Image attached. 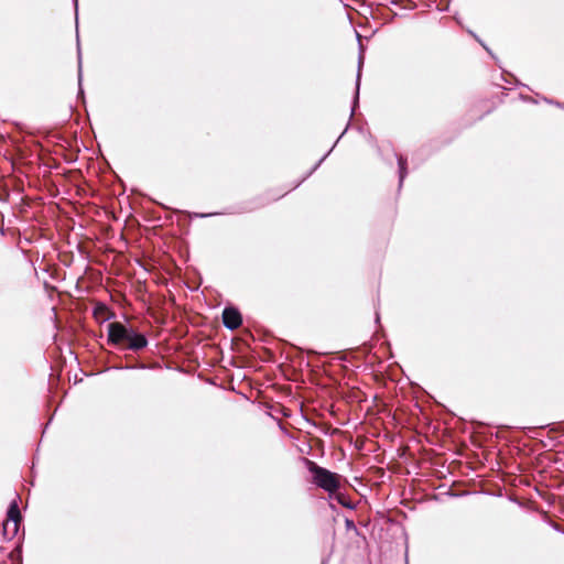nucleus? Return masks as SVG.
Listing matches in <instances>:
<instances>
[{"instance_id": "7ed1b4c3", "label": "nucleus", "mask_w": 564, "mask_h": 564, "mask_svg": "<svg viewBox=\"0 0 564 564\" xmlns=\"http://www.w3.org/2000/svg\"><path fill=\"white\" fill-rule=\"evenodd\" d=\"M21 512L15 500H12L7 511V521L3 523V536L12 540L19 531V522L21 521Z\"/></svg>"}, {"instance_id": "39448f33", "label": "nucleus", "mask_w": 564, "mask_h": 564, "mask_svg": "<svg viewBox=\"0 0 564 564\" xmlns=\"http://www.w3.org/2000/svg\"><path fill=\"white\" fill-rule=\"evenodd\" d=\"M223 324L226 328L235 330L242 324V316L238 308L226 306L223 311Z\"/></svg>"}, {"instance_id": "f8f14e48", "label": "nucleus", "mask_w": 564, "mask_h": 564, "mask_svg": "<svg viewBox=\"0 0 564 564\" xmlns=\"http://www.w3.org/2000/svg\"><path fill=\"white\" fill-rule=\"evenodd\" d=\"M215 215H219V213H207V214H195V217H198V218H207V217H212V216H215Z\"/></svg>"}, {"instance_id": "a211bd4d", "label": "nucleus", "mask_w": 564, "mask_h": 564, "mask_svg": "<svg viewBox=\"0 0 564 564\" xmlns=\"http://www.w3.org/2000/svg\"><path fill=\"white\" fill-rule=\"evenodd\" d=\"M562 107L564 108V105Z\"/></svg>"}, {"instance_id": "423d86ee", "label": "nucleus", "mask_w": 564, "mask_h": 564, "mask_svg": "<svg viewBox=\"0 0 564 564\" xmlns=\"http://www.w3.org/2000/svg\"><path fill=\"white\" fill-rule=\"evenodd\" d=\"M93 314L97 321L102 322V323L107 322L113 317V313L104 303H97L94 306Z\"/></svg>"}, {"instance_id": "1a4fd4ad", "label": "nucleus", "mask_w": 564, "mask_h": 564, "mask_svg": "<svg viewBox=\"0 0 564 564\" xmlns=\"http://www.w3.org/2000/svg\"><path fill=\"white\" fill-rule=\"evenodd\" d=\"M77 36V55H78V97H82L84 99V89L82 86L83 82V70H82V52L79 46V36Z\"/></svg>"}, {"instance_id": "ddd939ff", "label": "nucleus", "mask_w": 564, "mask_h": 564, "mask_svg": "<svg viewBox=\"0 0 564 564\" xmlns=\"http://www.w3.org/2000/svg\"><path fill=\"white\" fill-rule=\"evenodd\" d=\"M379 321H380L379 313H378V312H376V322H377V323H379Z\"/></svg>"}, {"instance_id": "f03ea898", "label": "nucleus", "mask_w": 564, "mask_h": 564, "mask_svg": "<svg viewBox=\"0 0 564 564\" xmlns=\"http://www.w3.org/2000/svg\"><path fill=\"white\" fill-rule=\"evenodd\" d=\"M304 464L312 475V482L316 487L326 491L329 497H333V495L338 491L340 488V475L319 466L308 458H304Z\"/></svg>"}, {"instance_id": "0eeeda50", "label": "nucleus", "mask_w": 564, "mask_h": 564, "mask_svg": "<svg viewBox=\"0 0 564 564\" xmlns=\"http://www.w3.org/2000/svg\"><path fill=\"white\" fill-rule=\"evenodd\" d=\"M348 127H349V123L346 126L345 130L341 132V134L337 138V140L335 141V143L333 144V147L329 149V151L324 155L322 156L318 162L310 170V172L300 181L297 182L293 188H296L305 178H307L310 175H312L318 167L319 165L324 162V160L330 154V152L334 150V148L336 147V144L338 143V141L343 138V135L347 132L348 130Z\"/></svg>"}, {"instance_id": "f257e3e1", "label": "nucleus", "mask_w": 564, "mask_h": 564, "mask_svg": "<svg viewBox=\"0 0 564 564\" xmlns=\"http://www.w3.org/2000/svg\"><path fill=\"white\" fill-rule=\"evenodd\" d=\"M107 332L108 344L124 345L126 349L132 351L142 350L149 344L144 334L138 332L135 328L124 323H109L107 326Z\"/></svg>"}, {"instance_id": "f3484780", "label": "nucleus", "mask_w": 564, "mask_h": 564, "mask_svg": "<svg viewBox=\"0 0 564 564\" xmlns=\"http://www.w3.org/2000/svg\"><path fill=\"white\" fill-rule=\"evenodd\" d=\"M322 564H325V562H323Z\"/></svg>"}, {"instance_id": "9b49d317", "label": "nucleus", "mask_w": 564, "mask_h": 564, "mask_svg": "<svg viewBox=\"0 0 564 564\" xmlns=\"http://www.w3.org/2000/svg\"><path fill=\"white\" fill-rule=\"evenodd\" d=\"M345 527H346L347 530H352L356 534H359V530L356 527L354 520L346 518Z\"/></svg>"}, {"instance_id": "4468645a", "label": "nucleus", "mask_w": 564, "mask_h": 564, "mask_svg": "<svg viewBox=\"0 0 564 564\" xmlns=\"http://www.w3.org/2000/svg\"><path fill=\"white\" fill-rule=\"evenodd\" d=\"M481 45L485 47V50H486L487 52H489V53L491 54V52L489 51V47H487L484 43H481Z\"/></svg>"}, {"instance_id": "20e7f679", "label": "nucleus", "mask_w": 564, "mask_h": 564, "mask_svg": "<svg viewBox=\"0 0 564 564\" xmlns=\"http://www.w3.org/2000/svg\"><path fill=\"white\" fill-rule=\"evenodd\" d=\"M356 36H357L358 42H359V56H358V67H357V75H356L355 95H354L350 117L354 116L356 107L358 106V102H359L361 69H362V65H364V46H362V44L360 42L361 36H360V34L358 32H356Z\"/></svg>"}, {"instance_id": "2eb2a0df", "label": "nucleus", "mask_w": 564, "mask_h": 564, "mask_svg": "<svg viewBox=\"0 0 564 564\" xmlns=\"http://www.w3.org/2000/svg\"><path fill=\"white\" fill-rule=\"evenodd\" d=\"M474 39L477 40L480 44L482 43L477 35H474Z\"/></svg>"}, {"instance_id": "dca6fc26", "label": "nucleus", "mask_w": 564, "mask_h": 564, "mask_svg": "<svg viewBox=\"0 0 564 564\" xmlns=\"http://www.w3.org/2000/svg\"><path fill=\"white\" fill-rule=\"evenodd\" d=\"M474 39L477 40L480 44L482 43L477 35H474Z\"/></svg>"}, {"instance_id": "9d476101", "label": "nucleus", "mask_w": 564, "mask_h": 564, "mask_svg": "<svg viewBox=\"0 0 564 564\" xmlns=\"http://www.w3.org/2000/svg\"><path fill=\"white\" fill-rule=\"evenodd\" d=\"M332 498L335 499L339 505H341L345 508H348L351 510L356 508L355 503L350 500V498H348L344 494L336 491Z\"/></svg>"}, {"instance_id": "6e6552de", "label": "nucleus", "mask_w": 564, "mask_h": 564, "mask_svg": "<svg viewBox=\"0 0 564 564\" xmlns=\"http://www.w3.org/2000/svg\"><path fill=\"white\" fill-rule=\"evenodd\" d=\"M398 167H399V191L401 189L403 182L408 175V161L403 155L397 154Z\"/></svg>"}]
</instances>
